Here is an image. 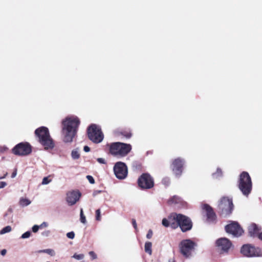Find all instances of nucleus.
<instances>
[{
	"label": "nucleus",
	"mask_w": 262,
	"mask_h": 262,
	"mask_svg": "<svg viewBox=\"0 0 262 262\" xmlns=\"http://www.w3.org/2000/svg\"><path fill=\"white\" fill-rule=\"evenodd\" d=\"M44 252L45 253H47L51 256H54L55 255V252L52 249H46Z\"/></svg>",
	"instance_id": "nucleus-27"
},
{
	"label": "nucleus",
	"mask_w": 262,
	"mask_h": 262,
	"mask_svg": "<svg viewBox=\"0 0 262 262\" xmlns=\"http://www.w3.org/2000/svg\"><path fill=\"white\" fill-rule=\"evenodd\" d=\"M39 226L40 228H46L48 227L49 224L46 222H43Z\"/></svg>",
	"instance_id": "nucleus-38"
},
{
	"label": "nucleus",
	"mask_w": 262,
	"mask_h": 262,
	"mask_svg": "<svg viewBox=\"0 0 262 262\" xmlns=\"http://www.w3.org/2000/svg\"><path fill=\"white\" fill-rule=\"evenodd\" d=\"M31 201L26 198H21L19 200V204L22 207H26L29 205Z\"/></svg>",
	"instance_id": "nucleus-21"
},
{
	"label": "nucleus",
	"mask_w": 262,
	"mask_h": 262,
	"mask_svg": "<svg viewBox=\"0 0 262 262\" xmlns=\"http://www.w3.org/2000/svg\"><path fill=\"white\" fill-rule=\"evenodd\" d=\"M202 207L206 213L208 221L209 222H213L216 219V216L212 209L207 204L203 205Z\"/></svg>",
	"instance_id": "nucleus-18"
},
{
	"label": "nucleus",
	"mask_w": 262,
	"mask_h": 262,
	"mask_svg": "<svg viewBox=\"0 0 262 262\" xmlns=\"http://www.w3.org/2000/svg\"><path fill=\"white\" fill-rule=\"evenodd\" d=\"M12 231V228L10 226H7L3 228L0 231V234L3 235L9 232H10Z\"/></svg>",
	"instance_id": "nucleus-24"
},
{
	"label": "nucleus",
	"mask_w": 262,
	"mask_h": 262,
	"mask_svg": "<svg viewBox=\"0 0 262 262\" xmlns=\"http://www.w3.org/2000/svg\"><path fill=\"white\" fill-rule=\"evenodd\" d=\"M114 172L116 178L120 180H123L127 176V168L125 164L122 162H118L114 166Z\"/></svg>",
	"instance_id": "nucleus-10"
},
{
	"label": "nucleus",
	"mask_w": 262,
	"mask_h": 262,
	"mask_svg": "<svg viewBox=\"0 0 262 262\" xmlns=\"http://www.w3.org/2000/svg\"><path fill=\"white\" fill-rule=\"evenodd\" d=\"M81 193L78 191L72 190L69 191L66 194V201L69 205L72 206L79 201Z\"/></svg>",
	"instance_id": "nucleus-16"
},
{
	"label": "nucleus",
	"mask_w": 262,
	"mask_h": 262,
	"mask_svg": "<svg viewBox=\"0 0 262 262\" xmlns=\"http://www.w3.org/2000/svg\"><path fill=\"white\" fill-rule=\"evenodd\" d=\"M101 192H102L101 190H95L93 192V196H96L97 195H98V194H99Z\"/></svg>",
	"instance_id": "nucleus-44"
},
{
	"label": "nucleus",
	"mask_w": 262,
	"mask_h": 262,
	"mask_svg": "<svg viewBox=\"0 0 262 262\" xmlns=\"http://www.w3.org/2000/svg\"><path fill=\"white\" fill-rule=\"evenodd\" d=\"M162 225L166 227L170 226L169 219L168 218L167 219H165V218L163 219L162 220Z\"/></svg>",
	"instance_id": "nucleus-30"
},
{
	"label": "nucleus",
	"mask_w": 262,
	"mask_h": 262,
	"mask_svg": "<svg viewBox=\"0 0 262 262\" xmlns=\"http://www.w3.org/2000/svg\"><path fill=\"white\" fill-rule=\"evenodd\" d=\"M80 121L75 116L66 117L62 121V128L77 132Z\"/></svg>",
	"instance_id": "nucleus-7"
},
{
	"label": "nucleus",
	"mask_w": 262,
	"mask_h": 262,
	"mask_svg": "<svg viewBox=\"0 0 262 262\" xmlns=\"http://www.w3.org/2000/svg\"><path fill=\"white\" fill-rule=\"evenodd\" d=\"M152 244L150 242H147L145 244L144 250L149 255H151L152 254Z\"/></svg>",
	"instance_id": "nucleus-22"
},
{
	"label": "nucleus",
	"mask_w": 262,
	"mask_h": 262,
	"mask_svg": "<svg viewBox=\"0 0 262 262\" xmlns=\"http://www.w3.org/2000/svg\"><path fill=\"white\" fill-rule=\"evenodd\" d=\"M39 228H40V227H39V225H34L32 228V231L34 233H36L38 231Z\"/></svg>",
	"instance_id": "nucleus-36"
},
{
	"label": "nucleus",
	"mask_w": 262,
	"mask_h": 262,
	"mask_svg": "<svg viewBox=\"0 0 262 262\" xmlns=\"http://www.w3.org/2000/svg\"><path fill=\"white\" fill-rule=\"evenodd\" d=\"M71 157L73 160H77L79 158L80 154L79 149L76 148L72 150Z\"/></svg>",
	"instance_id": "nucleus-23"
},
{
	"label": "nucleus",
	"mask_w": 262,
	"mask_h": 262,
	"mask_svg": "<svg viewBox=\"0 0 262 262\" xmlns=\"http://www.w3.org/2000/svg\"><path fill=\"white\" fill-rule=\"evenodd\" d=\"M77 132L62 128L61 136L62 141L65 143H70L73 141V139L76 136Z\"/></svg>",
	"instance_id": "nucleus-17"
},
{
	"label": "nucleus",
	"mask_w": 262,
	"mask_h": 262,
	"mask_svg": "<svg viewBox=\"0 0 262 262\" xmlns=\"http://www.w3.org/2000/svg\"><path fill=\"white\" fill-rule=\"evenodd\" d=\"M185 160L181 158H177L174 159L171 164V169L173 173L177 177L181 176Z\"/></svg>",
	"instance_id": "nucleus-11"
},
{
	"label": "nucleus",
	"mask_w": 262,
	"mask_h": 262,
	"mask_svg": "<svg viewBox=\"0 0 262 262\" xmlns=\"http://www.w3.org/2000/svg\"><path fill=\"white\" fill-rule=\"evenodd\" d=\"M110 154L118 158L125 157L131 150L132 146L122 142H114L108 145Z\"/></svg>",
	"instance_id": "nucleus-1"
},
{
	"label": "nucleus",
	"mask_w": 262,
	"mask_h": 262,
	"mask_svg": "<svg viewBox=\"0 0 262 262\" xmlns=\"http://www.w3.org/2000/svg\"><path fill=\"white\" fill-rule=\"evenodd\" d=\"M101 211L100 209H98L96 210V220L100 221L101 220Z\"/></svg>",
	"instance_id": "nucleus-32"
},
{
	"label": "nucleus",
	"mask_w": 262,
	"mask_h": 262,
	"mask_svg": "<svg viewBox=\"0 0 262 262\" xmlns=\"http://www.w3.org/2000/svg\"><path fill=\"white\" fill-rule=\"evenodd\" d=\"M47 262H50V261H47Z\"/></svg>",
	"instance_id": "nucleus-54"
},
{
	"label": "nucleus",
	"mask_w": 262,
	"mask_h": 262,
	"mask_svg": "<svg viewBox=\"0 0 262 262\" xmlns=\"http://www.w3.org/2000/svg\"><path fill=\"white\" fill-rule=\"evenodd\" d=\"M225 230L227 233L236 237L241 236L244 232L238 224L234 222L226 226Z\"/></svg>",
	"instance_id": "nucleus-15"
},
{
	"label": "nucleus",
	"mask_w": 262,
	"mask_h": 262,
	"mask_svg": "<svg viewBox=\"0 0 262 262\" xmlns=\"http://www.w3.org/2000/svg\"><path fill=\"white\" fill-rule=\"evenodd\" d=\"M132 224H133V225L134 227V228L135 229H137V223H136V220L133 219L132 220Z\"/></svg>",
	"instance_id": "nucleus-45"
},
{
	"label": "nucleus",
	"mask_w": 262,
	"mask_h": 262,
	"mask_svg": "<svg viewBox=\"0 0 262 262\" xmlns=\"http://www.w3.org/2000/svg\"><path fill=\"white\" fill-rule=\"evenodd\" d=\"M241 252L244 256L247 257H258L262 255L259 248L255 247L249 244L243 246Z\"/></svg>",
	"instance_id": "nucleus-9"
},
{
	"label": "nucleus",
	"mask_w": 262,
	"mask_h": 262,
	"mask_svg": "<svg viewBox=\"0 0 262 262\" xmlns=\"http://www.w3.org/2000/svg\"><path fill=\"white\" fill-rule=\"evenodd\" d=\"M170 201L172 203H179L180 202V198L177 196H174L171 199Z\"/></svg>",
	"instance_id": "nucleus-33"
},
{
	"label": "nucleus",
	"mask_w": 262,
	"mask_h": 262,
	"mask_svg": "<svg viewBox=\"0 0 262 262\" xmlns=\"http://www.w3.org/2000/svg\"><path fill=\"white\" fill-rule=\"evenodd\" d=\"M261 230L260 226L257 225L255 224H251L248 227V232L251 237H257L259 231Z\"/></svg>",
	"instance_id": "nucleus-19"
},
{
	"label": "nucleus",
	"mask_w": 262,
	"mask_h": 262,
	"mask_svg": "<svg viewBox=\"0 0 262 262\" xmlns=\"http://www.w3.org/2000/svg\"><path fill=\"white\" fill-rule=\"evenodd\" d=\"M51 182V180L49 179L48 177H46L43 178L42 179L41 184L42 185H47L49 184Z\"/></svg>",
	"instance_id": "nucleus-29"
},
{
	"label": "nucleus",
	"mask_w": 262,
	"mask_h": 262,
	"mask_svg": "<svg viewBox=\"0 0 262 262\" xmlns=\"http://www.w3.org/2000/svg\"><path fill=\"white\" fill-rule=\"evenodd\" d=\"M178 227L179 226L183 232L190 230L192 228V222L187 216L179 214L178 217Z\"/></svg>",
	"instance_id": "nucleus-13"
},
{
	"label": "nucleus",
	"mask_w": 262,
	"mask_h": 262,
	"mask_svg": "<svg viewBox=\"0 0 262 262\" xmlns=\"http://www.w3.org/2000/svg\"><path fill=\"white\" fill-rule=\"evenodd\" d=\"M35 134L38 138L40 144L46 149L53 148L54 144L50 136L48 128L44 126L39 127L35 130Z\"/></svg>",
	"instance_id": "nucleus-3"
},
{
	"label": "nucleus",
	"mask_w": 262,
	"mask_h": 262,
	"mask_svg": "<svg viewBox=\"0 0 262 262\" xmlns=\"http://www.w3.org/2000/svg\"><path fill=\"white\" fill-rule=\"evenodd\" d=\"M197 246L196 243L191 239H184L179 244L180 254L186 259L191 258L194 255Z\"/></svg>",
	"instance_id": "nucleus-2"
},
{
	"label": "nucleus",
	"mask_w": 262,
	"mask_h": 262,
	"mask_svg": "<svg viewBox=\"0 0 262 262\" xmlns=\"http://www.w3.org/2000/svg\"><path fill=\"white\" fill-rule=\"evenodd\" d=\"M45 249L43 250H40L37 251L38 253H45Z\"/></svg>",
	"instance_id": "nucleus-50"
},
{
	"label": "nucleus",
	"mask_w": 262,
	"mask_h": 262,
	"mask_svg": "<svg viewBox=\"0 0 262 262\" xmlns=\"http://www.w3.org/2000/svg\"><path fill=\"white\" fill-rule=\"evenodd\" d=\"M16 174H17L16 170H15V171L12 173V175H11V177H12V178H15V177H16Z\"/></svg>",
	"instance_id": "nucleus-47"
},
{
	"label": "nucleus",
	"mask_w": 262,
	"mask_h": 262,
	"mask_svg": "<svg viewBox=\"0 0 262 262\" xmlns=\"http://www.w3.org/2000/svg\"><path fill=\"white\" fill-rule=\"evenodd\" d=\"M97 161H98V162H99V163L100 164H106V161L103 158H99L97 159Z\"/></svg>",
	"instance_id": "nucleus-40"
},
{
	"label": "nucleus",
	"mask_w": 262,
	"mask_h": 262,
	"mask_svg": "<svg viewBox=\"0 0 262 262\" xmlns=\"http://www.w3.org/2000/svg\"><path fill=\"white\" fill-rule=\"evenodd\" d=\"M215 246L220 254H228L233 247L231 242L226 237H221L217 239L215 241Z\"/></svg>",
	"instance_id": "nucleus-6"
},
{
	"label": "nucleus",
	"mask_w": 262,
	"mask_h": 262,
	"mask_svg": "<svg viewBox=\"0 0 262 262\" xmlns=\"http://www.w3.org/2000/svg\"><path fill=\"white\" fill-rule=\"evenodd\" d=\"M179 214L173 213L168 216L169 220L170 227L173 229H176L178 227V217Z\"/></svg>",
	"instance_id": "nucleus-20"
},
{
	"label": "nucleus",
	"mask_w": 262,
	"mask_h": 262,
	"mask_svg": "<svg viewBox=\"0 0 262 262\" xmlns=\"http://www.w3.org/2000/svg\"><path fill=\"white\" fill-rule=\"evenodd\" d=\"M67 236L70 239H73L75 237V233L73 231H71L67 233Z\"/></svg>",
	"instance_id": "nucleus-34"
},
{
	"label": "nucleus",
	"mask_w": 262,
	"mask_h": 262,
	"mask_svg": "<svg viewBox=\"0 0 262 262\" xmlns=\"http://www.w3.org/2000/svg\"><path fill=\"white\" fill-rule=\"evenodd\" d=\"M50 233H51L50 231L45 230L41 233V235L43 236L47 237V236H49V235L50 234Z\"/></svg>",
	"instance_id": "nucleus-39"
},
{
	"label": "nucleus",
	"mask_w": 262,
	"mask_h": 262,
	"mask_svg": "<svg viewBox=\"0 0 262 262\" xmlns=\"http://www.w3.org/2000/svg\"><path fill=\"white\" fill-rule=\"evenodd\" d=\"M89 254L90 255L91 259L92 260L95 259L97 258V256L96 254L93 251H90L89 253Z\"/></svg>",
	"instance_id": "nucleus-35"
},
{
	"label": "nucleus",
	"mask_w": 262,
	"mask_h": 262,
	"mask_svg": "<svg viewBox=\"0 0 262 262\" xmlns=\"http://www.w3.org/2000/svg\"><path fill=\"white\" fill-rule=\"evenodd\" d=\"M139 186L143 189H149L154 186V181L150 175L143 174L138 179Z\"/></svg>",
	"instance_id": "nucleus-14"
},
{
	"label": "nucleus",
	"mask_w": 262,
	"mask_h": 262,
	"mask_svg": "<svg viewBox=\"0 0 262 262\" xmlns=\"http://www.w3.org/2000/svg\"><path fill=\"white\" fill-rule=\"evenodd\" d=\"M6 175H7V173L5 176L0 177V179L1 180V179H4Z\"/></svg>",
	"instance_id": "nucleus-51"
},
{
	"label": "nucleus",
	"mask_w": 262,
	"mask_h": 262,
	"mask_svg": "<svg viewBox=\"0 0 262 262\" xmlns=\"http://www.w3.org/2000/svg\"><path fill=\"white\" fill-rule=\"evenodd\" d=\"M88 135L89 138L94 143H100L103 139L100 127L96 124H92L89 127Z\"/></svg>",
	"instance_id": "nucleus-5"
},
{
	"label": "nucleus",
	"mask_w": 262,
	"mask_h": 262,
	"mask_svg": "<svg viewBox=\"0 0 262 262\" xmlns=\"http://www.w3.org/2000/svg\"><path fill=\"white\" fill-rule=\"evenodd\" d=\"M86 178L91 184H94L95 183V180L91 176H87Z\"/></svg>",
	"instance_id": "nucleus-37"
},
{
	"label": "nucleus",
	"mask_w": 262,
	"mask_h": 262,
	"mask_svg": "<svg viewBox=\"0 0 262 262\" xmlns=\"http://www.w3.org/2000/svg\"><path fill=\"white\" fill-rule=\"evenodd\" d=\"M222 176V172L221 169L217 168L216 171L212 174L214 178L217 179Z\"/></svg>",
	"instance_id": "nucleus-25"
},
{
	"label": "nucleus",
	"mask_w": 262,
	"mask_h": 262,
	"mask_svg": "<svg viewBox=\"0 0 262 262\" xmlns=\"http://www.w3.org/2000/svg\"><path fill=\"white\" fill-rule=\"evenodd\" d=\"M7 185V183L5 182H0V189L5 187Z\"/></svg>",
	"instance_id": "nucleus-43"
},
{
	"label": "nucleus",
	"mask_w": 262,
	"mask_h": 262,
	"mask_svg": "<svg viewBox=\"0 0 262 262\" xmlns=\"http://www.w3.org/2000/svg\"><path fill=\"white\" fill-rule=\"evenodd\" d=\"M31 147L28 143H20L16 145L12 149L14 154L18 156H26L31 153Z\"/></svg>",
	"instance_id": "nucleus-12"
},
{
	"label": "nucleus",
	"mask_w": 262,
	"mask_h": 262,
	"mask_svg": "<svg viewBox=\"0 0 262 262\" xmlns=\"http://www.w3.org/2000/svg\"><path fill=\"white\" fill-rule=\"evenodd\" d=\"M219 207L221 215L226 216L229 215L233 210L232 201L228 198L224 197L221 200Z\"/></svg>",
	"instance_id": "nucleus-8"
},
{
	"label": "nucleus",
	"mask_w": 262,
	"mask_h": 262,
	"mask_svg": "<svg viewBox=\"0 0 262 262\" xmlns=\"http://www.w3.org/2000/svg\"><path fill=\"white\" fill-rule=\"evenodd\" d=\"M83 150L85 152H89L90 150V148L88 146H85L83 148Z\"/></svg>",
	"instance_id": "nucleus-46"
},
{
	"label": "nucleus",
	"mask_w": 262,
	"mask_h": 262,
	"mask_svg": "<svg viewBox=\"0 0 262 262\" xmlns=\"http://www.w3.org/2000/svg\"><path fill=\"white\" fill-rule=\"evenodd\" d=\"M238 187L243 194L248 196L252 190V184L251 178L247 172H243L240 175Z\"/></svg>",
	"instance_id": "nucleus-4"
},
{
	"label": "nucleus",
	"mask_w": 262,
	"mask_h": 262,
	"mask_svg": "<svg viewBox=\"0 0 262 262\" xmlns=\"http://www.w3.org/2000/svg\"><path fill=\"white\" fill-rule=\"evenodd\" d=\"M84 255L83 254H77L75 253L72 257L77 259V260H81L84 258Z\"/></svg>",
	"instance_id": "nucleus-28"
},
{
	"label": "nucleus",
	"mask_w": 262,
	"mask_h": 262,
	"mask_svg": "<svg viewBox=\"0 0 262 262\" xmlns=\"http://www.w3.org/2000/svg\"><path fill=\"white\" fill-rule=\"evenodd\" d=\"M31 234V233L30 231H27L21 235V238H23V239L28 238L30 237Z\"/></svg>",
	"instance_id": "nucleus-31"
},
{
	"label": "nucleus",
	"mask_w": 262,
	"mask_h": 262,
	"mask_svg": "<svg viewBox=\"0 0 262 262\" xmlns=\"http://www.w3.org/2000/svg\"><path fill=\"white\" fill-rule=\"evenodd\" d=\"M162 182L164 184H168L169 183V179L168 178H165L162 180Z\"/></svg>",
	"instance_id": "nucleus-42"
},
{
	"label": "nucleus",
	"mask_w": 262,
	"mask_h": 262,
	"mask_svg": "<svg viewBox=\"0 0 262 262\" xmlns=\"http://www.w3.org/2000/svg\"><path fill=\"white\" fill-rule=\"evenodd\" d=\"M130 136H131V135H129L127 136V137H128V138H129V137H130Z\"/></svg>",
	"instance_id": "nucleus-53"
},
{
	"label": "nucleus",
	"mask_w": 262,
	"mask_h": 262,
	"mask_svg": "<svg viewBox=\"0 0 262 262\" xmlns=\"http://www.w3.org/2000/svg\"><path fill=\"white\" fill-rule=\"evenodd\" d=\"M7 251L5 249H3L1 251V253L2 255H5L6 254Z\"/></svg>",
	"instance_id": "nucleus-48"
},
{
	"label": "nucleus",
	"mask_w": 262,
	"mask_h": 262,
	"mask_svg": "<svg viewBox=\"0 0 262 262\" xmlns=\"http://www.w3.org/2000/svg\"><path fill=\"white\" fill-rule=\"evenodd\" d=\"M80 222L83 224H85L86 222V218L84 215L83 214L82 209H81L80 210Z\"/></svg>",
	"instance_id": "nucleus-26"
},
{
	"label": "nucleus",
	"mask_w": 262,
	"mask_h": 262,
	"mask_svg": "<svg viewBox=\"0 0 262 262\" xmlns=\"http://www.w3.org/2000/svg\"><path fill=\"white\" fill-rule=\"evenodd\" d=\"M257 237L259 239L262 241V232L259 233Z\"/></svg>",
	"instance_id": "nucleus-49"
},
{
	"label": "nucleus",
	"mask_w": 262,
	"mask_h": 262,
	"mask_svg": "<svg viewBox=\"0 0 262 262\" xmlns=\"http://www.w3.org/2000/svg\"><path fill=\"white\" fill-rule=\"evenodd\" d=\"M169 262H175L173 260H170Z\"/></svg>",
	"instance_id": "nucleus-52"
},
{
	"label": "nucleus",
	"mask_w": 262,
	"mask_h": 262,
	"mask_svg": "<svg viewBox=\"0 0 262 262\" xmlns=\"http://www.w3.org/2000/svg\"><path fill=\"white\" fill-rule=\"evenodd\" d=\"M152 236V231L151 230H149L147 234H146V237L148 239H150Z\"/></svg>",
	"instance_id": "nucleus-41"
}]
</instances>
